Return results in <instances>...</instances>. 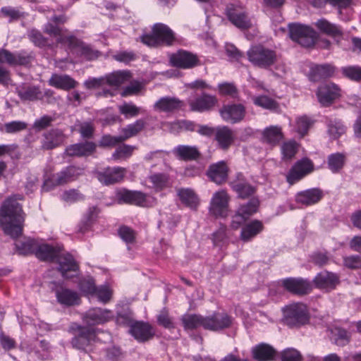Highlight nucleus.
<instances>
[{
    "mask_svg": "<svg viewBox=\"0 0 361 361\" xmlns=\"http://www.w3.org/2000/svg\"><path fill=\"white\" fill-rule=\"evenodd\" d=\"M214 135L219 147L224 150L230 147L235 138L233 130L225 126L216 128Z\"/></svg>",
    "mask_w": 361,
    "mask_h": 361,
    "instance_id": "2f4dec72",
    "label": "nucleus"
},
{
    "mask_svg": "<svg viewBox=\"0 0 361 361\" xmlns=\"http://www.w3.org/2000/svg\"><path fill=\"white\" fill-rule=\"evenodd\" d=\"M259 204V200L257 198H252L246 204L240 205L238 210L248 219L257 212Z\"/></svg>",
    "mask_w": 361,
    "mask_h": 361,
    "instance_id": "6e6d98bb",
    "label": "nucleus"
},
{
    "mask_svg": "<svg viewBox=\"0 0 361 361\" xmlns=\"http://www.w3.org/2000/svg\"><path fill=\"white\" fill-rule=\"evenodd\" d=\"M23 200L20 195L7 197L0 207V225L4 233L12 238H17L23 233L25 213L18 202Z\"/></svg>",
    "mask_w": 361,
    "mask_h": 361,
    "instance_id": "f257e3e1",
    "label": "nucleus"
},
{
    "mask_svg": "<svg viewBox=\"0 0 361 361\" xmlns=\"http://www.w3.org/2000/svg\"><path fill=\"white\" fill-rule=\"evenodd\" d=\"M254 104L266 109H274L278 106L276 101L265 95L255 98Z\"/></svg>",
    "mask_w": 361,
    "mask_h": 361,
    "instance_id": "0e129e2a",
    "label": "nucleus"
},
{
    "mask_svg": "<svg viewBox=\"0 0 361 361\" xmlns=\"http://www.w3.org/2000/svg\"><path fill=\"white\" fill-rule=\"evenodd\" d=\"M170 63L174 67L189 69L199 65L200 61L197 55L180 49L171 56Z\"/></svg>",
    "mask_w": 361,
    "mask_h": 361,
    "instance_id": "ddd939ff",
    "label": "nucleus"
},
{
    "mask_svg": "<svg viewBox=\"0 0 361 361\" xmlns=\"http://www.w3.org/2000/svg\"><path fill=\"white\" fill-rule=\"evenodd\" d=\"M351 335L345 329L336 326L330 330V338L338 346H345L350 341Z\"/></svg>",
    "mask_w": 361,
    "mask_h": 361,
    "instance_id": "58836bf2",
    "label": "nucleus"
},
{
    "mask_svg": "<svg viewBox=\"0 0 361 361\" xmlns=\"http://www.w3.org/2000/svg\"><path fill=\"white\" fill-rule=\"evenodd\" d=\"M66 137L60 129H51L43 135L42 148L45 150H50L61 145Z\"/></svg>",
    "mask_w": 361,
    "mask_h": 361,
    "instance_id": "5701e85b",
    "label": "nucleus"
},
{
    "mask_svg": "<svg viewBox=\"0 0 361 361\" xmlns=\"http://www.w3.org/2000/svg\"><path fill=\"white\" fill-rule=\"evenodd\" d=\"M123 171L120 168H108L105 171L97 173L99 181L105 185L118 183L123 180Z\"/></svg>",
    "mask_w": 361,
    "mask_h": 361,
    "instance_id": "7c9ffc66",
    "label": "nucleus"
},
{
    "mask_svg": "<svg viewBox=\"0 0 361 361\" xmlns=\"http://www.w3.org/2000/svg\"><path fill=\"white\" fill-rule=\"evenodd\" d=\"M27 127V124L22 121H13L11 122L6 123L4 126L0 128L1 132L6 133H16L18 132L25 130Z\"/></svg>",
    "mask_w": 361,
    "mask_h": 361,
    "instance_id": "5fc2aeb1",
    "label": "nucleus"
},
{
    "mask_svg": "<svg viewBox=\"0 0 361 361\" xmlns=\"http://www.w3.org/2000/svg\"><path fill=\"white\" fill-rule=\"evenodd\" d=\"M217 102L218 99L215 96L202 92L193 99L189 100L188 104L192 111L205 112L212 110Z\"/></svg>",
    "mask_w": 361,
    "mask_h": 361,
    "instance_id": "dca6fc26",
    "label": "nucleus"
},
{
    "mask_svg": "<svg viewBox=\"0 0 361 361\" xmlns=\"http://www.w3.org/2000/svg\"><path fill=\"white\" fill-rule=\"evenodd\" d=\"M178 195L183 203L191 209H196L198 205V198L194 191L189 188H182L178 190Z\"/></svg>",
    "mask_w": 361,
    "mask_h": 361,
    "instance_id": "37998d69",
    "label": "nucleus"
},
{
    "mask_svg": "<svg viewBox=\"0 0 361 361\" xmlns=\"http://www.w3.org/2000/svg\"><path fill=\"white\" fill-rule=\"evenodd\" d=\"M70 331L74 335L71 341L73 348L84 352L92 350L97 337L94 329L73 323L70 326Z\"/></svg>",
    "mask_w": 361,
    "mask_h": 361,
    "instance_id": "7ed1b4c3",
    "label": "nucleus"
},
{
    "mask_svg": "<svg viewBox=\"0 0 361 361\" xmlns=\"http://www.w3.org/2000/svg\"><path fill=\"white\" fill-rule=\"evenodd\" d=\"M82 169L74 166H70L57 173V183H66L75 176L82 173Z\"/></svg>",
    "mask_w": 361,
    "mask_h": 361,
    "instance_id": "8fccbe9b",
    "label": "nucleus"
},
{
    "mask_svg": "<svg viewBox=\"0 0 361 361\" xmlns=\"http://www.w3.org/2000/svg\"><path fill=\"white\" fill-rule=\"evenodd\" d=\"M283 138L281 128L271 126L266 128L262 133V140L264 142L276 145Z\"/></svg>",
    "mask_w": 361,
    "mask_h": 361,
    "instance_id": "ea45409f",
    "label": "nucleus"
},
{
    "mask_svg": "<svg viewBox=\"0 0 361 361\" xmlns=\"http://www.w3.org/2000/svg\"><path fill=\"white\" fill-rule=\"evenodd\" d=\"M17 93L20 99L24 102H35L43 99L42 92L36 86L18 88Z\"/></svg>",
    "mask_w": 361,
    "mask_h": 361,
    "instance_id": "4c0bfd02",
    "label": "nucleus"
},
{
    "mask_svg": "<svg viewBox=\"0 0 361 361\" xmlns=\"http://www.w3.org/2000/svg\"><path fill=\"white\" fill-rule=\"evenodd\" d=\"M27 37L35 46L39 47H45L47 44V39L37 29L29 30Z\"/></svg>",
    "mask_w": 361,
    "mask_h": 361,
    "instance_id": "bf43d9fd",
    "label": "nucleus"
},
{
    "mask_svg": "<svg viewBox=\"0 0 361 361\" xmlns=\"http://www.w3.org/2000/svg\"><path fill=\"white\" fill-rule=\"evenodd\" d=\"M75 126L82 139L89 140L93 137L95 126L92 121H77Z\"/></svg>",
    "mask_w": 361,
    "mask_h": 361,
    "instance_id": "09e8293b",
    "label": "nucleus"
},
{
    "mask_svg": "<svg viewBox=\"0 0 361 361\" xmlns=\"http://www.w3.org/2000/svg\"><path fill=\"white\" fill-rule=\"evenodd\" d=\"M78 82L68 75L53 74L49 80V85L58 89L69 90L76 87Z\"/></svg>",
    "mask_w": 361,
    "mask_h": 361,
    "instance_id": "f704fd0d",
    "label": "nucleus"
},
{
    "mask_svg": "<svg viewBox=\"0 0 361 361\" xmlns=\"http://www.w3.org/2000/svg\"><path fill=\"white\" fill-rule=\"evenodd\" d=\"M312 121L307 116H302L296 121L297 131L302 136L305 135L312 124Z\"/></svg>",
    "mask_w": 361,
    "mask_h": 361,
    "instance_id": "e2e57ef3",
    "label": "nucleus"
},
{
    "mask_svg": "<svg viewBox=\"0 0 361 361\" xmlns=\"http://www.w3.org/2000/svg\"><path fill=\"white\" fill-rule=\"evenodd\" d=\"M185 106L183 101L174 97H163L154 104L155 111L164 113H173L181 109Z\"/></svg>",
    "mask_w": 361,
    "mask_h": 361,
    "instance_id": "b1692460",
    "label": "nucleus"
},
{
    "mask_svg": "<svg viewBox=\"0 0 361 361\" xmlns=\"http://www.w3.org/2000/svg\"><path fill=\"white\" fill-rule=\"evenodd\" d=\"M204 329L219 332L231 326L233 318L225 312H214L204 316Z\"/></svg>",
    "mask_w": 361,
    "mask_h": 361,
    "instance_id": "9d476101",
    "label": "nucleus"
},
{
    "mask_svg": "<svg viewBox=\"0 0 361 361\" xmlns=\"http://www.w3.org/2000/svg\"><path fill=\"white\" fill-rule=\"evenodd\" d=\"M315 26L322 33L333 38L341 37L343 34L340 26L331 23L324 18L318 20L315 23Z\"/></svg>",
    "mask_w": 361,
    "mask_h": 361,
    "instance_id": "e433bc0d",
    "label": "nucleus"
},
{
    "mask_svg": "<svg viewBox=\"0 0 361 361\" xmlns=\"http://www.w3.org/2000/svg\"><path fill=\"white\" fill-rule=\"evenodd\" d=\"M63 250V245H52L47 243H39L35 257L42 262H54L59 255Z\"/></svg>",
    "mask_w": 361,
    "mask_h": 361,
    "instance_id": "aec40b11",
    "label": "nucleus"
},
{
    "mask_svg": "<svg viewBox=\"0 0 361 361\" xmlns=\"http://www.w3.org/2000/svg\"><path fill=\"white\" fill-rule=\"evenodd\" d=\"M264 229L263 223L257 219L245 224L241 228L240 234V240L243 243L252 241Z\"/></svg>",
    "mask_w": 361,
    "mask_h": 361,
    "instance_id": "393cba45",
    "label": "nucleus"
},
{
    "mask_svg": "<svg viewBox=\"0 0 361 361\" xmlns=\"http://www.w3.org/2000/svg\"><path fill=\"white\" fill-rule=\"evenodd\" d=\"M57 42L67 47L72 53L88 61L96 59L99 55V51L93 49L90 45L86 44L74 35L61 36L58 38Z\"/></svg>",
    "mask_w": 361,
    "mask_h": 361,
    "instance_id": "39448f33",
    "label": "nucleus"
},
{
    "mask_svg": "<svg viewBox=\"0 0 361 361\" xmlns=\"http://www.w3.org/2000/svg\"><path fill=\"white\" fill-rule=\"evenodd\" d=\"M312 283L318 289L331 291L340 283V276L336 273L324 270L314 276Z\"/></svg>",
    "mask_w": 361,
    "mask_h": 361,
    "instance_id": "2eb2a0df",
    "label": "nucleus"
},
{
    "mask_svg": "<svg viewBox=\"0 0 361 361\" xmlns=\"http://www.w3.org/2000/svg\"><path fill=\"white\" fill-rule=\"evenodd\" d=\"M57 301L66 307L78 305L80 303V298L76 291L68 288H61L56 292Z\"/></svg>",
    "mask_w": 361,
    "mask_h": 361,
    "instance_id": "473e14b6",
    "label": "nucleus"
},
{
    "mask_svg": "<svg viewBox=\"0 0 361 361\" xmlns=\"http://www.w3.org/2000/svg\"><path fill=\"white\" fill-rule=\"evenodd\" d=\"M116 322L118 325L131 328V325L135 322L133 312L129 307L122 308L116 312Z\"/></svg>",
    "mask_w": 361,
    "mask_h": 361,
    "instance_id": "49530a36",
    "label": "nucleus"
},
{
    "mask_svg": "<svg viewBox=\"0 0 361 361\" xmlns=\"http://www.w3.org/2000/svg\"><path fill=\"white\" fill-rule=\"evenodd\" d=\"M116 197L120 203L144 207L147 202V195L138 190H130L123 188L116 193Z\"/></svg>",
    "mask_w": 361,
    "mask_h": 361,
    "instance_id": "6ab92c4d",
    "label": "nucleus"
},
{
    "mask_svg": "<svg viewBox=\"0 0 361 361\" xmlns=\"http://www.w3.org/2000/svg\"><path fill=\"white\" fill-rule=\"evenodd\" d=\"M228 240L227 227L221 225L219 229L212 234V241L216 246H222Z\"/></svg>",
    "mask_w": 361,
    "mask_h": 361,
    "instance_id": "4d7b16f0",
    "label": "nucleus"
},
{
    "mask_svg": "<svg viewBox=\"0 0 361 361\" xmlns=\"http://www.w3.org/2000/svg\"><path fill=\"white\" fill-rule=\"evenodd\" d=\"M59 264L58 269L63 278L69 279L73 276L69 275L68 272H76L79 269V266L74 257L70 253L63 254L61 252L56 261Z\"/></svg>",
    "mask_w": 361,
    "mask_h": 361,
    "instance_id": "4be33fe9",
    "label": "nucleus"
},
{
    "mask_svg": "<svg viewBox=\"0 0 361 361\" xmlns=\"http://www.w3.org/2000/svg\"><path fill=\"white\" fill-rule=\"evenodd\" d=\"M229 197L224 190L214 192L210 202L209 212L215 217H226L228 211Z\"/></svg>",
    "mask_w": 361,
    "mask_h": 361,
    "instance_id": "f8f14e48",
    "label": "nucleus"
},
{
    "mask_svg": "<svg viewBox=\"0 0 361 361\" xmlns=\"http://www.w3.org/2000/svg\"><path fill=\"white\" fill-rule=\"evenodd\" d=\"M173 154L179 158H199L200 152L195 146L178 145L173 149Z\"/></svg>",
    "mask_w": 361,
    "mask_h": 361,
    "instance_id": "de8ad7c7",
    "label": "nucleus"
},
{
    "mask_svg": "<svg viewBox=\"0 0 361 361\" xmlns=\"http://www.w3.org/2000/svg\"><path fill=\"white\" fill-rule=\"evenodd\" d=\"M112 293L106 286L97 287L94 295L97 296L98 300L104 304L107 303L111 298Z\"/></svg>",
    "mask_w": 361,
    "mask_h": 361,
    "instance_id": "338daca9",
    "label": "nucleus"
},
{
    "mask_svg": "<svg viewBox=\"0 0 361 361\" xmlns=\"http://www.w3.org/2000/svg\"><path fill=\"white\" fill-rule=\"evenodd\" d=\"M300 147V145L293 140L284 142L281 147L283 158H293Z\"/></svg>",
    "mask_w": 361,
    "mask_h": 361,
    "instance_id": "864d4df0",
    "label": "nucleus"
},
{
    "mask_svg": "<svg viewBox=\"0 0 361 361\" xmlns=\"http://www.w3.org/2000/svg\"><path fill=\"white\" fill-rule=\"evenodd\" d=\"M180 321L184 330L192 331L202 327L204 329V316L200 314H185Z\"/></svg>",
    "mask_w": 361,
    "mask_h": 361,
    "instance_id": "72a5a7b5",
    "label": "nucleus"
},
{
    "mask_svg": "<svg viewBox=\"0 0 361 361\" xmlns=\"http://www.w3.org/2000/svg\"><path fill=\"white\" fill-rule=\"evenodd\" d=\"M225 15L228 20L240 30H248L252 26L251 18L242 6L228 4L225 8Z\"/></svg>",
    "mask_w": 361,
    "mask_h": 361,
    "instance_id": "0eeeda50",
    "label": "nucleus"
},
{
    "mask_svg": "<svg viewBox=\"0 0 361 361\" xmlns=\"http://www.w3.org/2000/svg\"><path fill=\"white\" fill-rule=\"evenodd\" d=\"M283 322L290 329H298L310 321L307 307L302 303H293L283 309Z\"/></svg>",
    "mask_w": 361,
    "mask_h": 361,
    "instance_id": "20e7f679",
    "label": "nucleus"
},
{
    "mask_svg": "<svg viewBox=\"0 0 361 361\" xmlns=\"http://www.w3.org/2000/svg\"><path fill=\"white\" fill-rule=\"evenodd\" d=\"M145 126L146 122L143 119H137L133 123L122 128L121 133L123 141L137 135L145 128Z\"/></svg>",
    "mask_w": 361,
    "mask_h": 361,
    "instance_id": "79ce46f5",
    "label": "nucleus"
},
{
    "mask_svg": "<svg viewBox=\"0 0 361 361\" xmlns=\"http://www.w3.org/2000/svg\"><path fill=\"white\" fill-rule=\"evenodd\" d=\"M39 243L32 238L26 239L15 244L18 253L20 255H36Z\"/></svg>",
    "mask_w": 361,
    "mask_h": 361,
    "instance_id": "a19ab883",
    "label": "nucleus"
},
{
    "mask_svg": "<svg viewBox=\"0 0 361 361\" xmlns=\"http://www.w3.org/2000/svg\"><path fill=\"white\" fill-rule=\"evenodd\" d=\"M120 238L126 243H133L135 240V231L127 226H122L118 230Z\"/></svg>",
    "mask_w": 361,
    "mask_h": 361,
    "instance_id": "69168bd1",
    "label": "nucleus"
},
{
    "mask_svg": "<svg viewBox=\"0 0 361 361\" xmlns=\"http://www.w3.org/2000/svg\"><path fill=\"white\" fill-rule=\"evenodd\" d=\"M219 113L224 121L234 124L244 119L246 110L242 104H231L224 105Z\"/></svg>",
    "mask_w": 361,
    "mask_h": 361,
    "instance_id": "4468645a",
    "label": "nucleus"
},
{
    "mask_svg": "<svg viewBox=\"0 0 361 361\" xmlns=\"http://www.w3.org/2000/svg\"><path fill=\"white\" fill-rule=\"evenodd\" d=\"M78 288L85 296H94V293L97 290V286L92 277L80 279L78 282Z\"/></svg>",
    "mask_w": 361,
    "mask_h": 361,
    "instance_id": "3c124183",
    "label": "nucleus"
},
{
    "mask_svg": "<svg viewBox=\"0 0 361 361\" xmlns=\"http://www.w3.org/2000/svg\"><path fill=\"white\" fill-rule=\"evenodd\" d=\"M97 144L92 141L84 142L68 145L65 154L68 157H90L96 152Z\"/></svg>",
    "mask_w": 361,
    "mask_h": 361,
    "instance_id": "412c9836",
    "label": "nucleus"
},
{
    "mask_svg": "<svg viewBox=\"0 0 361 361\" xmlns=\"http://www.w3.org/2000/svg\"><path fill=\"white\" fill-rule=\"evenodd\" d=\"M339 92L335 84H324L318 88L317 95L322 105L329 106L339 96Z\"/></svg>",
    "mask_w": 361,
    "mask_h": 361,
    "instance_id": "a878e982",
    "label": "nucleus"
},
{
    "mask_svg": "<svg viewBox=\"0 0 361 361\" xmlns=\"http://www.w3.org/2000/svg\"><path fill=\"white\" fill-rule=\"evenodd\" d=\"M280 282L284 290L295 295H305L312 290V282L302 277H288L281 279Z\"/></svg>",
    "mask_w": 361,
    "mask_h": 361,
    "instance_id": "1a4fd4ad",
    "label": "nucleus"
},
{
    "mask_svg": "<svg viewBox=\"0 0 361 361\" xmlns=\"http://www.w3.org/2000/svg\"><path fill=\"white\" fill-rule=\"evenodd\" d=\"M228 166L224 161H220L212 164L207 172L208 177L214 183L221 184L225 182L228 177Z\"/></svg>",
    "mask_w": 361,
    "mask_h": 361,
    "instance_id": "c756f323",
    "label": "nucleus"
},
{
    "mask_svg": "<svg viewBox=\"0 0 361 361\" xmlns=\"http://www.w3.org/2000/svg\"><path fill=\"white\" fill-rule=\"evenodd\" d=\"M128 332L135 340L140 343L150 340L155 334L152 326L143 321H135L131 325Z\"/></svg>",
    "mask_w": 361,
    "mask_h": 361,
    "instance_id": "a211bd4d",
    "label": "nucleus"
},
{
    "mask_svg": "<svg viewBox=\"0 0 361 361\" xmlns=\"http://www.w3.org/2000/svg\"><path fill=\"white\" fill-rule=\"evenodd\" d=\"M232 187L238 194V197L243 199L249 197L255 192V187L246 183L238 182L234 183Z\"/></svg>",
    "mask_w": 361,
    "mask_h": 361,
    "instance_id": "603ef678",
    "label": "nucleus"
},
{
    "mask_svg": "<svg viewBox=\"0 0 361 361\" xmlns=\"http://www.w3.org/2000/svg\"><path fill=\"white\" fill-rule=\"evenodd\" d=\"M219 93L224 96H230L232 98H236L238 94V91L236 86L233 83L223 82L218 85Z\"/></svg>",
    "mask_w": 361,
    "mask_h": 361,
    "instance_id": "052dcab7",
    "label": "nucleus"
},
{
    "mask_svg": "<svg viewBox=\"0 0 361 361\" xmlns=\"http://www.w3.org/2000/svg\"><path fill=\"white\" fill-rule=\"evenodd\" d=\"M328 133L332 139H338L345 133L346 128L340 119L330 118L327 123Z\"/></svg>",
    "mask_w": 361,
    "mask_h": 361,
    "instance_id": "c03bdc74",
    "label": "nucleus"
},
{
    "mask_svg": "<svg viewBox=\"0 0 361 361\" xmlns=\"http://www.w3.org/2000/svg\"><path fill=\"white\" fill-rule=\"evenodd\" d=\"M149 180L157 190H162L167 186L169 177L164 173H155L149 176Z\"/></svg>",
    "mask_w": 361,
    "mask_h": 361,
    "instance_id": "680f3d73",
    "label": "nucleus"
},
{
    "mask_svg": "<svg viewBox=\"0 0 361 361\" xmlns=\"http://www.w3.org/2000/svg\"><path fill=\"white\" fill-rule=\"evenodd\" d=\"M141 42L150 47H170L176 41L174 32L166 24L157 23L152 25L151 33L141 36Z\"/></svg>",
    "mask_w": 361,
    "mask_h": 361,
    "instance_id": "f03ea898",
    "label": "nucleus"
},
{
    "mask_svg": "<svg viewBox=\"0 0 361 361\" xmlns=\"http://www.w3.org/2000/svg\"><path fill=\"white\" fill-rule=\"evenodd\" d=\"M313 171L314 164L311 159H298L288 172L286 180L290 185H293Z\"/></svg>",
    "mask_w": 361,
    "mask_h": 361,
    "instance_id": "9b49d317",
    "label": "nucleus"
},
{
    "mask_svg": "<svg viewBox=\"0 0 361 361\" xmlns=\"http://www.w3.org/2000/svg\"><path fill=\"white\" fill-rule=\"evenodd\" d=\"M129 71H116L106 76V83L111 86L119 87L130 78Z\"/></svg>",
    "mask_w": 361,
    "mask_h": 361,
    "instance_id": "a18cd8bd",
    "label": "nucleus"
},
{
    "mask_svg": "<svg viewBox=\"0 0 361 361\" xmlns=\"http://www.w3.org/2000/svg\"><path fill=\"white\" fill-rule=\"evenodd\" d=\"M21 155L20 149L18 145H0V157L8 156L11 158H18Z\"/></svg>",
    "mask_w": 361,
    "mask_h": 361,
    "instance_id": "13d9d810",
    "label": "nucleus"
},
{
    "mask_svg": "<svg viewBox=\"0 0 361 361\" xmlns=\"http://www.w3.org/2000/svg\"><path fill=\"white\" fill-rule=\"evenodd\" d=\"M343 74L350 80H361V68L360 66H347L342 68Z\"/></svg>",
    "mask_w": 361,
    "mask_h": 361,
    "instance_id": "774afa93",
    "label": "nucleus"
},
{
    "mask_svg": "<svg viewBox=\"0 0 361 361\" xmlns=\"http://www.w3.org/2000/svg\"><path fill=\"white\" fill-rule=\"evenodd\" d=\"M251 353L256 361H272L276 355V350L268 343H260L252 347Z\"/></svg>",
    "mask_w": 361,
    "mask_h": 361,
    "instance_id": "cd10ccee",
    "label": "nucleus"
},
{
    "mask_svg": "<svg viewBox=\"0 0 361 361\" xmlns=\"http://www.w3.org/2000/svg\"><path fill=\"white\" fill-rule=\"evenodd\" d=\"M324 197L323 191L319 188H313L297 193L295 200L298 203L310 206L318 203Z\"/></svg>",
    "mask_w": 361,
    "mask_h": 361,
    "instance_id": "bb28decb",
    "label": "nucleus"
},
{
    "mask_svg": "<svg viewBox=\"0 0 361 361\" xmlns=\"http://www.w3.org/2000/svg\"><path fill=\"white\" fill-rule=\"evenodd\" d=\"M98 214L99 209L97 207H89L78 225V232L84 234L89 231L96 221Z\"/></svg>",
    "mask_w": 361,
    "mask_h": 361,
    "instance_id": "c9c22d12",
    "label": "nucleus"
},
{
    "mask_svg": "<svg viewBox=\"0 0 361 361\" xmlns=\"http://www.w3.org/2000/svg\"><path fill=\"white\" fill-rule=\"evenodd\" d=\"M335 72V67L331 64H314L310 67L309 79L313 82H319L331 77Z\"/></svg>",
    "mask_w": 361,
    "mask_h": 361,
    "instance_id": "c85d7f7f",
    "label": "nucleus"
},
{
    "mask_svg": "<svg viewBox=\"0 0 361 361\" xmlns=\"http://www.w3.org/2000/svg\"><path fill=\"white\" fill-rule=\"evenodd\" d=\"M290 38L304 47H310L314 44L316 32L309 26L299 23L288 25Z\"/></svg>",
    "mask_w": 361,
    "mask_h": 361,
    "instance_id": "6e6552de",
    "label": "nucleus"
},
{
    "mask_svg": "<svg viewBox=\"0 0 361 361\" xmlns=\"http://www.w3.org/2000/svg\"><path fill=\"white\" fill-rule=\"evenodd\" d=\"M113 317L112 312L106 309L94 307L88 310L82 316V321L87 326L102 324Z\"/></svg>",
    "mask_w": 361,
    "mask_h": 361,
    "instance_id": "f3484780",
    "label": "nucleus"
},
{
    "mask_svg": "<svg viewBox=\"0 0 361 361\" xmlns=\"http://www.w3.org/2000/svg\"><path fill=\"white\" fill-rule=\"evenodd\" d=\"M247 55L252 65L261 68H268L276 61V52L262 45L252 47L247 51Z\"/></svg>",
    "mask_w": 361,
    "mask_h": 361,
    "instance_id": "423d86ee",
    "label": "nucleus"
}]
</instances>
